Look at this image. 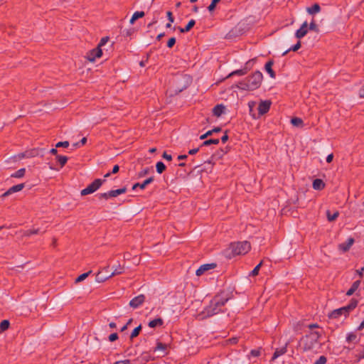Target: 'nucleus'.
I'll return each mask as SVG.
<instances>
[{
    "instance_id": "nucleus-1",
    "label": "nucleus",
    "mask_w": 364,
    "mask_h": 364,
    "mask_svg": "<svg viewBox=\"0 0 364 364\" xmlns=\"http://www.w3.org/2000/svg\"><path fill=\"white\" fill-rule=\"evenodd\" d=\"M228 301V298L223 294L215 295L210 304L204 309L203 314L207 316H213L223 311V308Z\"/></svg>"
},
{
    "instance_id": "nucleus-2",
    "label": "nucleus",
    "mask_w": 364,
    "mask_h": 364,
    "mask_svg": "<svg viewBox=\"0 0 364 364\" xmlns=\"http://www.w3.org/2000/svg\"><path fill=\"white\" fill-rule=\"evenodd\" d=\"M262 80V73L259 71H256L252 75L239 82L236 87L243 90H255L261 85Z\"/></svg>"
},
{
    "instance_id": "nucleus-3",
    "label": "nucleus",
    "mask_w": 364,
    "mask_h": 364,
    "mask_svg": "<svg viewBox=\"0 0 364 364\" xmlns=\"http://www.w3.org/2000/svg\"><path fill=\"white\" fill-rule=\"evenodd\" d=\"M321 333L318 331H311L301 339V346L304 351H314L319 346Z\"/></svg>"
},
{
    "instance_id": "nucleus-4",
    "label": "nucleus",
    "mask_w": 364,
    "mask_h": 364,
    "mask_svg": "<svg viewBox=\"0 0 364 364\" xmlns=\"http://www.w3.org/2000/svg\"><path fill=\"white\" fill-rule=\"evenodd\" d=\"M357 305L358 301L355 299H352L347 306L333 310L331 312L328 316L330 318H337L342 315L347 317L350 312L353 311Z\"/></svg>"
},
{
    "instance_id": "nucleus-5",
    "label": "nucleus",
    "mask_w": 364,
    "mask_h": 364,
    "mask_svg": "<svg viewBox=\"0 0 364 364\" xmlns=\"http://www.w3.org/2000/svg\"><path fill=\"white\" fill-rule=\"evenodd\" d=\"M230 249L233 255H245L250 250L251 245L247 241L232 242Z\"/></svg>"
},
{
    "instance_id": "nucleus-6",
    "label": "nucleus",
    "mask_w": 364,
    "mask_h": 364,
    "mask_svg": "<svg viewBox=\"0 0 364 364\" xmlns=\"http://www.w3.org/2000/svg\"><path fill=\"white\" fill-rule=\"evenodd\" d=\"M105 181V179L97 178L95 179L92 183L88 185L85 188L82 189L80 192L81 196H86L88 194L93 193L98 190L100 186Z\"/></svg>"
},
{
    "instance_id": "nucleus-7",
    "label": "nucleus",
    "mask_w": 364,
    "mask_h": 364,
    "mask_svg": "<svg viewBox=\"0 0 364 364\" xmlns=\"http://www.w3.org/2000/svg\"><path fill=\"white\" fill-rule=\"evenodd\" d=\"M102 55L101 48L96 47L95 48L89 50L85 55L87 60L90 62H95L96 58H99Z\"/></svg>"
},
{
    "instance_id": "nucleus-8",
    "label": "nucleus",
    "mask_w": 364,
    "mask_h": 364,
    "mask_svg": "<svg viewBox=\"0 0 364 364\" xmlns=\"http://www.w3.org/2000/svg\"><path fill=\"white\" fill-rule=\"evenodd\" d=\"M253 61H254V59L247 61L245 64V67L243 69H240V70H236L235 71H232V73H230L228 75V76L227 77H230L231 76L236 75H240V76L246 75L250 69L249 67L250 66V65L252 63Z\"/></svg>"
},
{
    "instance_id": "nucleus-9",
    "label": "nucleus",
    "mask_w": 364,
    "mask_h": 364,
    "mask_svg": "<svg viewBox=\"0 0 364 364\" xmlns=\"http://www.w3.org/2000/svg\"><path fill=\"white\" fill-rule=\"evenodd\" d=\"M271 102L269 100L261 101L258 106V112L259 115H263L268 112L270 109Z\"/></svg>"
},
{
    "instance_id": "nucleus-10",
    "label": "nucleus",
    "mask_w": 364,
    "mask_h": 364,
    "mask_svg": "<svg viewBox=\"0 0 364 364\" xmlns=\"http://www.w3.org/2000/svg\"><path fill=\"white\" fill-rule=\"evenodd\" d=\"M145 301V296L144 294L138 295L133 298L130 302L129 306L134 309L139 307Z\"/></svg>"
},
{
    "instance_id": "nucleus-11",
    "label": "nucleus",
    "mask_w": 364,
    "mask_h": 364,
    "mask_svg": "<svg viewBox=\"0 0 364 364\" xmlns=\"http://www.w3.org/2000/svg\"><path fill=\"white\" fill-rule=\"evenodd\" d=\"M24 183H19V184H17V185H15V186H13L12 187H11L10 188H9L5 193H4L2 195H1V198H5L14 193H16V192H18V191H21L23 188H24Z\"/></svg>"
},
{
    "instance_id": "nucleus-12",
    "label": "nucleus",
    "mask_w": 364,
    "mask_h": 364,
    "mask_svg": "<svg viewBox=\"0 0 364 364\" xmlns=\"http://www.w3.org/2000/svg\"><path fill=\"white\" fill-rule=\"evenodd\" d=\"M216 267L215 263H210V264H205L201 265L197 270H196V275L197 276H201L205 272L213 269Z\"/></svg>"
},
{
    "instance_id": "nucleus-13",
    "label": "nucleus",
    "mask_w": 364,
    "mask_h": 364,
    "mask_svg": "<svg viewBox=\"0 0 364 364\" xmlns=\"http://www.w3.org/2000/svg\"><path fill=\"white\" fill-rule=\"evenodd\" d=\"M308 23L306 21L304 22L301 27L296 31L295 36L301 39L304 37L308 33Z\"/></svg>"
},
{
    "instance_id": "nucleus-14",
    "label": "nucleus",
    "mask_w": 364,
    "mask_h": 364,
    "mask_svg": "<svg viewBox=\"0 0 364 364\" xmlns=\"http://www.w3.org/2000/svg\"><path fill=\"white\" fill-rule=\"evenodd\" d=\"M289 344V341L285 343L284 346L282 348H277L272 355V360H276L279 356L285 354L287 351V346Z\"/></svg>"
},
{
    "instance_id": "nucleus-15",
    "label": "nucleus",
    "mask_w": 364,
    "mask_h": 364,
    "mask_svg": "<svg viewBox=\"0 0 364 364\" xmlns=\"http://www.w3.org/2000/svg\"><path fill=\"white\" fill-rule=\"evenodd\" d=\"M176 80L177 82H179L180 80H183L185 82V84L181 86V87H178V90L180 91H181L183 88H186L187 87L191 82V77L189 76V75H181V76H179V77H177Z\"/></svg>"
},
{
    "instance_id": "nucleus-16",
    "label": "nucleus",
    "mask_w": 364,
    "mask_h": 364,
    "mask_svg": "<svg viewBox=\"0 0 364 364\" xmlns=\"http://www.w3.org/2000/svg\"><path fill=\"white\" fill-rule=\"evenodd\" d=\"M225 109V107L223 105H222V104L217 105L213 109V114L214 116L219 117L224 113Z\"/></svg>"
},
{
    "instance_id": "nucleus-17",
    "label": "nucleus",
    "mask_w": 364,
    "mask_h": 364,
    "mask_svg": "<svg viewBox=\"0 0 364 364\" xmlns=\"http://www.w3.org/2000/svg\"><path fill=\"white\" fill-rule=\"evenodd\" d=\"M154 181V177H149L147 179H146L143 183H136L133 185L132 190H135L136 188H140L141 189H144L146 186L149 184H150Z\"/></svg>"
},
{
    "instance_id": "nucleus-18",
    "label": "nucleus",
    "mask_w": 364,
    "mask_h": 364,
    "mask_svg": "<svg viewBox=\"0 0 364 364\" xmlns=\"http://www.w3.org/2000/svg\"><path fill=\"white\" fill-rule=\"evenodd\" d=\"M354 242V240L352 237L348 239L346 242L339 245V249L343 252L348 251Z\"/></svg>"
},
{
    "instance_id": "nucleus-19",
    "label": "nucleus",
    "mask_w": 364,
    "mask_h": 364,
    "mask_svg": "<svg viewBox=\"0 0 364 364\" xmlns=\"http://www.w3.org/2000/svg\"><path fill=\"white\" fill-rule=\"evenodd\" d=\"M38 149H33L29 151H26L24 153H21L19 154V158H31V157H35L38 156Z\"/></svg>"
},
{
    "instance_id": "nucleus-20",
    "label": "nucleus",
    "mask_w": 364,
    "mask_h": 364,
    "mask_svg": "<svg viewBox=\"0 0 364 364\" xmlns=\"http://www.w3.org/2000/svg\"><path fill=\"white\" fill-rule=\"evenodd\" d=\"M274 64L273 60H269L264 66L265 70L269 74V76L272 78H275L276 74L275 72L272 70V65Z\"/></svg>"
},
{
    "instance_id": "nucleus-21",
    "label": "nucleus",
    "mask_w": 364,
    "mask_h": 364,
    "mask_svg": "<svg viewBox=\"0 0 364 364\" xmlns=\"http://www.w3.org/2000/svg\"><path fill=\"white\" fill-rule=\"evenodd\" d=\"M312 186L314 189L321 191L325 188V183L321 179L316 178L313 181Z\"/></svg>"
},
{
    "instance_id": "nucleus-22",
    "label": "nucleus",
    "mask_w": 364,
    "mask_h": 364,
    "mask_svg": "<svg viewBox=\"0 0 364 364\" xmlns=\"http://www.w3.org/2000/svg\"><path fill=\"white\" fill-rule=\"evenodd\" d=\"M127 192V188L125 187L116 189V190H112L108 191V195L110 196V198H114L118 196L119 195L125 193Z\"/></svg>"
},
{
    "instance_id": "nucleus-23",
    "label": "nucleus",
    "mask_w": 364,
    "mask_h": 364,
    "mask_svg": "<svg viewBox=\"0 0 364 364\" xmlns=\"http://www.w3.org/2000/svg\"><path fill=\"white\" fill-rule=\"evenodd\" d=\"M167 348L168 345L162 343L161 342H157L156 346L155 347L154 351L156 352L160 350L163 352V355H166Z\"/></svg>"
},
{
    "instance_id": "nucleus-24",
    "label": "nucleus",
    "mask_w": 364,
    "mask_h": 364,
    "mask_svg": "<svg viewBox=\"0 0 364 364\" xmlns=\"http://www.w3.org/2000/svg\"><path fill=\"white\" fill-rule=\"evenodd\" d=\"M164 324V321L161 318H155L149 322L148 326L150 328H155L156 326H161Z\"/></svg>"
},
{
    "instance_id": "nucleus-25",
    "label": "nucleus",
    "mask_w": 364,
    "mask_h": 364,
    "mask_svg": "<svg viewBox=\"0 0 364 364\" xmlns=\"http://www.w3.org/2000/svg\"><path fill=\"white\" fill-rule=\"evenodd\" d=\"M221 130H222V129L219 127H215L213 129L208 131L204 134L201 135L200 136V139H204L207 138L208 136H211L213 133H218V132H221Z\"/></svg>"
},
{
    "instance_id": "nucleus-26",
    "label": "nucleus",
    "mask_w": 364,
    "mask_h": 364,
    "mask_svg": "<svg viewBox=\"0 0 364 364\" xmlns=\"http://www.w3.org/2000/svg\"><path fill=\"white\" fill-rule=\"evenodd\" d=\"M196 24V21L193 20V19H191L188 23V24L186 25V26L185 28H180L179 30H180V32L181 33H186L188 31H189Z\"/></svg>"
},
{
    "instance_id": "nucleus-27",
    "label": "nucleus",
    "mask_w": 364,
    "mask_h": 364,
    "mask_svg": "<svg viewBox=\"0 0 364 364\" xmlns=\"http://www.w3.org/2000/svg\"><path fill=\"white\" fill-rule=\"evenodd\" d=\"M321 11V7L318 4H314L311 7L307 8V12L309 14H315Z\"/></svg>"
},
{
    "instance_id": "nucleus-28",
    "label": "nucleus",
    "mask_w": 364,
    "mask_h": 364,
    "mask_svg": "<svg viewBox=\"0 0 364 364\" xmlns=\"http://www.w3.org/2000/svg\"><path fill=\"white\" fill-rule=\"evenodd\" d=\"M145 15L144 11H136L132 15V17L130 19V23L133 24L136 20H137L139 18L144 17Z\"/></svg>"
},
{
    "instance_id": "nucleus-29",
    "label": "nucleus",
    "mask_w": 364,
    "mask_h": 364,
    "mask_svg": "<svg viewBox=\"0 0 364 364\" xmlns=\"http://www.w3.org/2000/svg\"><path fill=\"white\" fill-rule=\"evenodd\" d=\"M326 215H327L328 220L330 222H332V221L335 220L338 217L339 213H338V211H336L335 213L331 214L330 210H327Z\"/></svg>"
},
{
    "instance_id": "nucleus-30",
    "label": "nucleus",
    "mask_w": 364,
    "mask_h": 364,
    "mask_svg": "<svg viewBox=\"0 0 364 364\" xmlns=\"http://www.w3.org/2000/svg\"><path fill=\"white\" fill-rule=\"evenodd\" d=\"M26 173V169L24 168L18 169L17 171L11 174V177L13 178H22L24 176Z\"/></svg>"
},
{
    "instance_id": "nucleus-31",
    "label": "nucleus",
    "mask_w": 364,
    "mask_h": 364,
    "mask_svg": "<svg viewBox=\"0 0 364 364\" xmlns=\"http://www.w3.org/2000/svg\"><path fill=\"white\" fill-rule=\"evenodd\" d=\"M56 159L59 162V164L60 165V168H63L65 165V164L67 163L68 159L65 156L57 155L56 156Z\"/></svg>"
},
{
    "instance_id": "nucleus-32",
    "label": "nucleus",
    "mask_w": 364,
    "mask_h": 364,
    "mask_svg": "<svg viewBox=\"0 0 364 364\" xmlns=\"http://www.w3.org/2000/svg\"><path fill=\"white\" fill-rule=\"evenodd\" d=\"M39 232H40V230L38 228L30 229V230H27L24 231L23 235L25 237H30L32 235H36V234H38Z\"/></svg>"
},
{
    "instance_id": "nucleus-33",
    "label": "nucleus",
    "mask_w": 364,
    "mask_h": 364,
    "mask_svg": "<svg viewBox=\"0 0 364 364\" xmlns=\"http://www.w3.org/2000/svg\"><path fill=\"white\" fill-rule=\"evenodd\" d=\"M219 141H220V140L218 139H211L205 140V141H203L201 146H208L211 144H218Z\"/></svg>"
},
{
    "instance_id": "nucleus-34",
    "label": "nucleus",
    "mask_w": 364,
    "mask_h": 364,
    "mask_svg": "<svg viewBox=\"0 0 364 364\" xmlns=\"http://www.w3.org/2000/svg\"><path fill=\"white\" fill-rule=\"evenodd\" d=\"M301 48V42L300 41H298L294 46H291L290 48H289L288 50H287L286 51H284L282 54L283 56H284L285 55H287L289 51L290 50H292V51H297L299 48Z\"/></svg>"
},
{
    "instance_id": "nucleus-35",
    "label": "nucleus",
    "mask_w": 364,
    "mask_h": 364,
    "mask_svg": "<svg viewBox=\"0 0 364 364\" xmlns=\"http://www.w3.org/2000/svg\"><path fill=\"white\" fill-rule=\"evenodd\" d=\"M291 123L295 127H302L303 120L299 117H293L291 119Z\"/></svg>"
},
{
    "instance_id": "nucleus-36",
    "label": "nucleus",
    "mask_w": 364,
    "mask_h": 364,
    "mask_svg": "<svg viewBox=\"0 0 364 364\" xmlns=\"http://www.w3.org/2000/svg\"><path fill=\"white\" fill-rule=\"evenodd\" d=\"M10 323L8 320H3L0 323V331L3 332L7 330L9 327Z\"/></svg>"
},
{
    "instance_id": "nucleus-37",
    "label": "nucleus",
    "mask_w": 364,
    "mask_h": 364,
    "mask_svg": "<svg viewBox=\"0 0 364 364\" xmlns=\"http://www.w3.org/2000/svg\"><path fill=\"white\" fill-rule=\"evenodd\" d=\"M124 271V268L122 267H121L120 265H119L118 267L115 268L114 270L110 274L108 275V277H112L115 275H118V274H120L123 272Z\"/></svg>"
},
{
    "instance_id": "nucleus-38",
    "label": "nucleus",
    "mask_w": 364,
    "mask_h": 364,
    "mask_svg": "<svg viewBox=\"0 0 364 364\" xmlns=\"http://www.w3.org/2000/svg\"><path fill=\"white\" fill-rule=\"evenodd\" d=\"M156 171L159 173H162L166 169V166L163 162L159 161L156 163Z\"/></svg>"
},
{
    "instance_id": "nucleus-39",
    "label": "nucleus",
    "mask_w": 364,
    "mask_h": 364,
    "mask_svg": "<svg viewBox=\"0 0 364 364\" xmlns=\"http://www.w3.org/2000/svg\"><path fill=\"white\" fill-rule=\"evenodd\" d=\"M92 273V271H89L87 272H85V273H83L82 274H80V276H78L76 279H75V282L76 283H78V282H82L84 279H85L90 274Z\"/></svg>"
},
{
    "instance_id": "nucleus-40",
    "label": "nucleus",
    "mask_w": 364,
    "mask_h": 364,
    "mask_svg": "<svg viewBox=\"0 0 364 364\" xmlns=\"http://www.w3.org/2000/svg\"><path fill=\"white\" fill-rule=\"evenodd\" d=\"M109 277L107 276H102V272H99L96 275V281L99 283L104 282L107 279H108Z\"/></svg>"
},
{
    "instance_id": "nucleus-41",
    "label": "nucleus",
    "mask_w": 364,
    "mask_h": 364,
    "mask_svg": "<svg viewBox=\"0 0 364 364\" xmlns=\"http://www.w3.org/2000/svg\"><path fill=\"white\" fill-rule=\"evenodd\" d=\"M141 330V326L139 325V326H137L136 328H135L131 335H130V339H133L134 338L138 336V335L139 334L140 331Z\"/></svg>"
},
{
    "instance_id": "nucleus-42",
    "label": "nucleus",
    "mask_w": 364,
    "mask_h": 364,
    "mask_svg": "<svg viewBox=\"0 0 364 364\" xmlns=\"http://www.w3.org/2000/svg\"><path fill=\"white\" fill-rule=\"evenodd\" d=\"M355 357L358 362L364 358V347H362V348L358 350Z\"/></svg>"
},
{
    "instance_id": "nucleus-43",
    "label": "nucleus",
    "mask_w": 364,
    "mask_h": 364,
    "mask_svg": "<svg viewBox=\"0 0 364 364\" xmlns=\"http://www.w3.org/2000/svg\"><path fill=\"white\" fill-rule=\"evenodd\" d=\"M220 0H212L211 4L208 6V9L209 11H213L215 9V6Z\"/></svg>"
},
{
    "instance_id": "nucleus-44",
    "label": "nucleus",
    "mask_w": 364,
    "mask_h": 364,
    "mask_svg": "<svg viewBox=\"0 0 364 364\" xmlns=\"http://www.w3.org/2000/svg\"><path fill=\"white\" fill-rule=\"evenodd\" d=\"M261 265H262V262H261L259 264H257V266L253 269V270L250 272V275L253 276V277H254V276L257 275V274H258V272H259V269H260Z\"/></svg>"
},
{
    "instance_id": "nucleus-45",
    "label": "nucleus",
    "mask_w": 364,
    "mask_h": 364,
    "mask_svg": "<svg viewBox=\"0 0 364 364\" xmlns=\"http://www.w3.org/2000/svg\"><path fill=\"white\" fill-rule=\"evenodd\" d=\"M357 338V336L356 334H355L354 333H350L349 334H348L347 337H346V341L348 342H353V341H355Z\"/></svg>"
},
{
    "instance_id": "nucleus-46",
    "label": "nucleus",
    "mask_w": 364,
    "mask_h": 364,
    "mask_svg": "<svg viewBox=\"0 0 364 364\" xmlns=\"http://www.w3.org/2000/svg\"><path fill=\"white\" fill-rule=\"evenodd\" d=\"M69 146V142L68 141H59L55 144L56 148L64 147L68 148Z\"/></svg>"
},
{
    "instance_id": "nucleus-47",
    "label": "nucleus",
    "mask_w": 364,
    "mask_h": 364,
    "mask_svg": "<svg viewBox=\"0 0 364 364\" xmlns=\"http://www.w3.org/2000/svg\"><path fill=\"white\" fill-rule=\"evenodd\" d=\"M327 362V359L324 355H321L319 358L314 363V364H326Z\"/></svg>"
},
{
    "instance_id": "nucleus-48",
    "label": "nucleus",
    "mask_w": 364,
    "mask_h": 364,
    "mask_svg": "<svg viewBox=\"0 0 364 364\" xmlns=\"http://www.w3.org/2000/svg\"><path fill=\"white\" fill-rule=\"evenodd\" d=\"M108 41H109V37H107V36L103 37L100 40V43H99V44L97 45V47L101 48V47L105 46L107 43Z\"/></svg>"
},
{
    "instance_id": "nucleus-49",
    "label": "nucleus",
    "mask_w": 364,
    "mask_h": 364,
    "mask_svg": "<svg viewBox=\"0 0 364 364\" xmlns=\"http://www.w3.org/2000/svg\"><path fill=\"white\" fill-rule=\"evenodd\" d=\"M360 283H361V282L360 279L354 282L353 283V284L351 285L350 289H352L353 290H354L355 291L359 288Z\"/></svg>"
},
{
    "instance_id": "nucleus-50",
    "label": "nucleus",
    "mask_w": 364,
    "mask_h": 364,
    "mask_svg": "<svg viewBox=\"0 0 364 364\" xmlns=\"http://www.w3.org/2000/svg\"><path fill=\"white\" fill-rule=\"evenodd\" d=\"M309 29V30H312V31H315L316 32L318 31V26H317L316 22L314 20L310 23Z\"/></svg>"
},
{
    "instance_id": "nucleus-51",
    "label": "nucleus",
    "mask_w": 364,
    "mask_h": 364,
    "mask_svg": "<svg viewBox=\"0 0 364 364\" xmlns=\"http://www.w3.org/2000/svg\"><path fill=\"white\" fill-rule=\"evenodd\" d=\"M176 43V38L174 37L171 38L167 42V46L168 48H172Z\"/></svg>"
},
{
    "instance_id": "nucleus-52",
    "label": "nucleus",
    "mask_w": 364,
    "mask_h": 364,
    "mask_svg": "<svg viewBox=\"0 0 364 364\" xmlns=\"http://www.w3.org/2000/svg\"><path fill=\"white\" fill-rule=\"evenodd\" d=\"M117 339H118V334L117 333H113L110 334L109 336V340L111 342L115 341Z\"/></svg>"
},
{
    "instance_id": "nucleus-53",
    "label": "nucleus",
    "mask_w": 364,
    "mask_h": 364,
    "mask_svg": "<svg viewBox=\"0 0 364 364\" xmlns=\"http://www.w3.org/2000/svg\"><path fill=\"white\" fill-rule=\"evenodd\" d=\"M149 173V168H146L139 173V177H143Z\"/></svg>"
},
{
    "instance_id": "nucleus-54",
    "label": "nucleus",
    "mask_w": 364,
    "mask_h": 364,
    "mask_svg": "<svg viewBox=\"0 0 364 364\" xmlns=\"http://www.w3.org/2000/svg\"><path fill=\"white\" fill-rule=\"evenodd\" d=\"M99 199H105L107 200L110 198V196L108 195V192L100 193L98 196Z\"/></svg>"
},
{
    "instance_id": "nucleus-55",
    "label": "nucleus",
    "mask_w": 364,
    "mask_h": 364,
    "mask_svg": "<svg viewBox=\"0 0 364 364\" xmlns=\"http://www.w3.org/2000/svg\"><path fill=\"white\" fill-rule=\"evenodd\" d=\"M87 142V138L86 137H83L80 142H77L76 144H74V146H80V145L82 146L84 144H85Z\"/></svg>"
},
{
    "instance_id": "nucleus-56",
    "label": "nucleus",
    "mask_w": 364,
    "mask_h": 364,
    "mask_svg": "<svg viewBox=\"0 0 364 364\" xmlns=\"http://www.w3.org/2000/svg\"><path fill=\"white\" fill-rule=\"evenodd\" d=\"M250 354L253 357H258L260 355V350H252L250 352Z\"/></svg>"
},
{
    "instance_id": "nucleus-57",
    "label": "nucleus",
    "mask_w": 364,
    "mask_h": 364,
    "mask_svg": "<svg viewBox=\"0 0 364 364\" xmlns=\"http://www.w3.org/2000/svg\"><path fill=\"white\" fill-rule=\"evenodd\" d=\"M132 322V318H130L129 319V321H127V323L123 326L121 328V331L123 332L125 330L127 329L128 328V326H129L131 324V323Z\"/></svg>"
},
{
    "instance_id": "nucleus-58",
    "label": "nucleus",
    "mask_w": 364,
    "mask_h": 364,
    "mask_svg": "<svg viewBox=\"0 0 364 364\" xmlns=\"http://www.w3.org/2000/svg\"><path fill=\"white\" fill-rule=\"evenodd\" d=\"M166 14H167V17H168V21L171 23H173L174 21V18L173 17L172 12L168 11H167Z\"/></svg>"
},
{
    "instance_id": "nucleus-59",
    "label": "nucleus",
    "mask_w": 364,
    "mask_h": 364,
    "mask_svg": "<svg viewBox=\"0 0 364 364\" xmlns=\"http://www.w3.org/2000/svg\"><path fill=\"white\" fill-rule=\"evenodd\" d=\"M162 157L164 159H165L167 161H171L172 160V156L170 154H168L166 151L164 152L163 155H162Z\"/></svg>"
},
{
    "instance_id": "nucleus-60",
    "label": "nucleus",
    "mask_w": 364,
    "mask_h": 364,
    "mask_svg": "<svg viewBox=\"0 0 364 364\" xmlns=\"http://www.w3.org/2000/svg\"><path fill=\"white\" fill-rule=\"evenodd\" d=\"M363 272H364V267H363L360 269L356 270V273L358 274V276L360 279L363 277Z\"/></svg>"
},
{
    "instance_id": "nucleus-61",
    "label": "nucleus",
    "mask_w": 364,
    "mask_h": 364,
    "mask_svg": "<svg viewBox=\"0 0 364 364\" xmlns=\"http://www.w3.org/2000/svg\"><path fill=\"white\" fill-rule=\"evenodd\" d=\"M113 364H130L129 360H119L114 363Z\"/></svg>"
},
{
    "instance_id": "nucleus-62",
    "label": "nucleus",
    "mask_w": 364,
    "mask_h": 364,
    "mask_svg": "<svg viewBox=\"0 0 364 364\" xmlns=\"http://www.w3.org/2000/svg\"><path fill=\"white\" fill-rule=\"evenodd\" d=\"M228 140V135L227 134V131L225 132V134L221 137V141L223 144H225Z\"/></svg>"
},
{
    "instance_id": "nucleus-63",
    "label": "nucleus",
    "mask_w": 364,
    "mask_h": 364,
    "mask_svg": "<svg viewBox=\"0 0 364 364\" xmlns=\"http://www.w3.org/2000/svg\"><path fill=\"white\" fill-rule=\"evenodd\" d=\"M333 154H331L328 155L327 157H326V162L327 163H331L333 161Z\"/></svg>"
},
{
    "instance_id": "nucleus-64",
    "label": "nucleus",
    "mask_w": 364,
    "mask_h": 364,
    "mask_svg": "<svg viewBox=\"0 0 364 364\" xmlns=\"http://www.w3.org/2000/svg\"><path fill=\"white\" fill-rule=\"evenodd\" d=\"M359 95L360 97H364V87L360 89L359 90Z\"/></svg>"
}]
</instances>
